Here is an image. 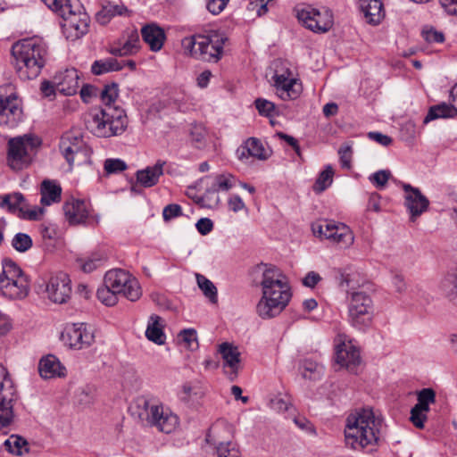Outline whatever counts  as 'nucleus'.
Masks as SVG:
<instances>
[{"label": "nucleus", "instance_id": "35", "mask_svg": "<svg viewBox=\"0 0 457 457\" xmlns=\"http://www.w3.org/2000/svg\"><path fill=\"white\" fill-rule=\"evenodd\" d=\"M129 10L123 4H107L96 12V20L101 25L107 24L116 15H124Z\"/></svg>", "mask_w": 457, "mask_h": 457}, {"label": "nucleus", "instance_id": "50", "mask_svg": "<svg viewBox=\"0 0 457 457\" xmlns=\"http://www.w3.org/2000/svg\"><path fill=\"white\" fill-rule=\"evenodd\" d=\"M179 338L186 345L189 350L198 348L196 331L194 328H187L180 331Z\"/></svg>", "mask_w": 457, "mask_h": 457}, {"label": "nucleus", "instance_id": "22", "mask_svg": "<svg viewBox=\"0 0 457 457\" xmlns=\"http://www.w3.org/2000/svg\"><path fill=\"white\" fill-rule=\"evenodd\" d=\"M79 71L74 69H65L54 76L56 89L64 96H74L79 87Z\"/></svg>", "mask_w": 457, "mask_h": 457}, {"label": "nucleus", "instance_id": "48", "mask_svg": "<svg viewBox=\"0 0 457 457\" xmlns=\"http://www.w3.org/2000/svg\"><path fill=\"white\" fill-rule=\"evenodd\" d=\"M392 174L389 170H380L370 175V182L378 189L386 187Z\"/></svg>", "mask_w": 457, "mask_h": 457}, {"label": "nucleus", "instance_id": "44", "mask_svg": "<svg viewBox=\"0 0 457 457\" xmlns=\"http://www.w3.org/2000/svg\"><path fill=\"white\" fill-rule=\"evenodd\" d=\"M220 196L211 186L205 190L204 194L198 197L196 203L204 208H215L220 204Z\"/></svg>", "mask_w": 457, "mask_h": 457}, {"label": "nucleus", "instance_id": "12", "mask_svg": "<svg viewBox=\"0 0 457 457\" xmlns=\"http://www.w3.org/2000/svg\"><path fill=\"white\" fill-rule=\"evenodd\" d=\"M17 390L7 370L0 364V425L10 426L14 420L13 404Z\"/></svg>", "mask_w": 457, "mask_h": 457}, {"label": "nucleus", "instance_id": "56", "mask_svg": "<svg viewBox=\"0 0 457 457\" xmlns=\"http://www.w3.org/2000/svg\"><path fill=\"white\" fill-rule=\"evenodd\" d=\"M340 162L343 168L350 169L352 161V149L349 145L342 146L338 150Z\"/></svg>", "mask_w": 457, "mask_h": 457}, {"label": "nucleus", "instance_id": "34", "mask_svg": "<svg viewBox=\"0 0 457 457\" xmlns=\"http://www.w3.org/2000/svg\"><path fill=\"white\" fill-rule=\"evenodd\" d=\"M106 260L107 254L104 251L98 250L86 258H79L77 262L84 272L89 273L101 267Z\"/></svg>", "mask_w": 457, "mask_h": 457}, {"label": "nucleus", "instance_id": "46", "mask_svg": "<svg viewBox=\"0 0 457 457\" xmlns=\"http://www.w3.org/2000/svg\"><path fill=\"white\" fill-rule=\"evenodd\" d=\"M441 287L454 301L457 296V274H447L441 282Z\"/></svg>", "mask_w": 457, "mask_h": 457}, {"label": "nucleus", "instance_id": "4", "mask_svg": "<svg viewBox=\"0 0 457 457\" xmlns=\"http://www.w3.org/2000/svg\"><path fill=\"white\" fill-rule=\"evenodd\" d=\"M15 68L22 79H33L39 76L46 63L48 49L38 37L25 38L12 47Z\"/></svg>", "mask_w": 457, "mask_h": 457}, {"label": "nucleus", "instance_id": "60", "mask_svg": "<svg viewBox=\"0 0 457 457\" xmlns=\"http://www.w3.org/2000/svg\"><path fill=\"white\" fill-rule=\"evenodd\" d=\"M44 213L43 208L35 207L32 210L25 211L23 209V212L21 213L20 217L22 219L29 220H37L41 218Z\"/></svg>", "mask_w": 457, "mask_h": 457}, {"label": "nucleus", "instance_id": "10", "mask_svg": "<svg viewBox=\"0 0 457 457\" xmlns=\"http://www.w3.org/2000/svg\"><path fill=\"white\" fill-rule=\"evenodd\" d=\"M346 300L350 324L360 330L369 328L374 316V303L370 295L362 290H349Z\"/></svg>", "mask_w": 457, "mask_h": 457}, {"label": "nucleus", "instance_id": "1", "mask_svg": "<svg viewBox=\"0 0 457 457\" xmlns=\"http://www.w3.org/2000/svg\"><path fill=\"white\" fill-rule=\"evenodd\" d=\"M253 273L261 277L255 280L262 293L256 312L263 320L272 319L282 312L292 297L287 278L278 267L268 263L256 265Z\"/></svg>", "mask_w": 457, "mask_h": 457}, {"label": "nucleus", "instance_id": "29", "mask_svg": "<svg viewBox=\"0 0 457 457\" xmlns=\"http://www.w3.org/2000/svg\"><path fill=\"white\" fill-rule=\"evenodd\" d=\"M163 328L164 325L162 319L156 314H152L149 317L147 327L145 329L146 338L158 345H164L166 336L165 333L163 332Z\"/></svg>", "mask_w": 457, "mask_h": 457}, {"label": "nucleus", "instance_id": "47", "mask_svg": "<svg viewBox=\"0 0 457 457\" xmlns=\"http://www.w3.org/2000/svg\"><path fill=\"white\" fill-rule=\"evenodd\" d=\"M96 295L98 300L106 306H113L118 302V294L104 284L97 289Z\"/></svg>", "mask_w": 457, "mask_h": 457}, {"label": "nucleus", "instance_id": "53", "mask_svg": "<svg viewBox=\"0 0 457 457\" xmlns=\"http://www.w3.org/2000/svg\"><path fill=\"white\" fill-rule=\"evenodd\" d=\"M182 215V208L179 204H170L166 205L162 211V217L165 221Z\"/></svg>", "mask_w": 457, "mask_h": 457}, {"label": "nucleus", "instance_id": "36", "mask_svg": "<svg viewBox=\"0 0 457 457\" xmlns=\"http://www.w3.org/2000/svg\"><path fill=\"white\" fill-rule=\"evenodd\" d=\"M203 180H212L211 187L215 192L228 191L235 186V178L229 173L218 174L213 177L206 176Z\"/></svg>", "mask_w": 457, "mask_h": 457}, {"label": "nucleus", "instance_id": "21", "mask_svg": "<svg viewBox=\"0 0 457 457\" xmlns=\"http://www.w3.org/2000/svg\"><path fill=\"white\" fill-rule=\"evenodd\" d=\"M326 239L337 244L340 248H348L354 242V236L351 228L340 222L330 220L326 226Z\"/></svg>", "mask_w": 457, "mask_h": 457}, {"label": "nucleus", "instance_id": "23", "mask_svg": "<svg viewBox=\"0 0 457 457\" xmlns=\"http://www.w3.org/2000/svg\"><path fill=\"white\" fill-rule=\"evenodd\" d=\"M65 217L71 225L86 223L90 217V206L84 200L71 199L63 204Z\"/></svg>", "mask_w": 457, "mask_h": 457}, {"label": "nucleus", "instance_id": "61", "mask_svg": "<svg viewBox=\"0 0 457 457\" xmlns=\"http://www.w3.org/2000/svg\"><path fill=\"white\" fill-rule=\"evenodd\" d=\"M328 221L329 220H323L312 223V230L313 235L320 238H326V234L328 233L326 231V226Z\"/></svg>", "mask_w": 457, "mask_h": 457}, {"label": "nucleus", "instance_id": "27", "mask_svg": "<svg viewBox=\"0 0 457 457\" xmlns=\"http://www.w3.org/2000/svg\"><path fill=\"white\" fill-rule=\"evenodd\" d=\"M166 162L158 160L154 166H147L136 173L137 181L144 187L155 186L160 177L163 174V167Z\"/></svg>", "mask_w": 457, "mask_h": 457}, {"label": "nucleus", "instance_id": "45", "mask_svg": "<svg viewBox=\"0 0 457 457\" xmlns=\"http://www.w3.org/2000/svg\"><path fill=\"white\" fill-rule=\"evenodd\" d=\"M218 457H241L239 448L234 442H220L216 446Z\"/></svg>", "mask_w": 457, "mask_h": 457}, {"label": "nucleus", "instance_id": "30", "mask_svg": "<svg viewBox=\"0 0 457 457\" xmlns=\"http://www.w3.org/2000/svg\"><path fill=\"white\" fill-rule=\"evenodd\" d=\"M41 200L43 205H51L61 200L62 187L55 181L46 179L41 184Z\"/></svg>", "mask_w": 457, "mask_h": 457}, {"label": "nucleus", "instance_id": "49", "mask_svg": "<svg viewBox=\"0 0 457 457\" xmlns=\"http://www.w3.org/2000/svg\"><path fill=\"white\" fill-rule=\"evenodd\" d=\"M12 245L16 251L24 253L31 248L32 239L28 234L20 232L13 237Z\"/></svg>", "mask_w": 457, "mask_h": 457}, {"label": "nucleus", "instance_id": "26", "mask_svg": "<svg viewBox=\"0 0 457 457\" xmlns=\"http://www.w3.org/2000/svg\"><path fill=\"white\" fill-rule=\"evenodd\" d=\"M358 3L366 22L378 25L382 21L385 10L381 0H359Z\"/></svg>", "mask_w": 457, "mask_h": 457}, {"label": "nucleus", "instance_id": "40", "mask_svg": "<svg viewBox=\"0 0 457 457\" xmlns=\"http://www.w3.org/2000/svg\"><path fill=\"white\" fill-rule=\"evenodd\" d=\"M417 400L413 407L428 412L429 405L436 402V393L432 388H423L417 393Z\"/></svg>", "mask_w": 457, "mask_h": 457}, {"label": "nucleus", "instance_id": "2", "mask_svg": "<svg viewBox=\"0 0 457 457\" xmlns=\"http://www.w3.org/2000/svg\"><path fill=\"white\" fill-rule=\"evenodd\" d=\"M118 85H106L101 91L104 108L93 109L86 118L87 129L98 137H110L122 134L128 127V117L123 109L112 106L118 97Z\"/></svg>", "mask_w": 457, "mask_h": 457}, {"label": "nucleus", "instance_id": "39", "mask_svg": "<svg viewBox=\"0 0 457 457\" xmlns=\"http://www.w3.org/2000/svg\"><path fill=\"white\" fill-rule=\"evenodd\" d=\"M4 446L10 453L15 455H22L24 453L29 452L26 439L17 435H12L6 439L4 441Z\"/></svg>", "mask_w": 457, "mask_h": 457}, {"label": "nucleus", "instance_id": "24", "mask_svg": "<svg viewBox=\"0 0 457 457\" xmlns=\"http://www.w3.org/2000/svg\"><path fill=\"white\" fill-rule=\"evenodd\" d=\"M38 373L43 379L64 378L67 375L65 366L54 354L43 356L38 362Z\"/></svg>", "mask_w": 457, "mask_h": 457}, {"label": "nucleus", "instance_id": "14", "mask_svg": "<svg viewBox=\"0 0 457 457\" xmlns=\"http://www.w3.org/2000/svg\"><path fill=\"white\" fill-rule=\"evenodd\" d=\"M62 337L65 344L75 350L87 348L95 341L94 331L86 323L68 325Z\"/></svg>", "mask_w": 457, "mask_h": 457}, {"label": "nucleus", "instance_id": "52", "mask_svg": "<svg viewBox=\"0 0 457 457\" xmlns=\"http://www.w3.org/2000/svg\"><path fill=\"white\" fill-rule=\"evenodd\" d=\"M254 104L261 115L272 116L275 112V104L266 99L257 98Z\"/></svg>", "mask_w": 457, "mask_h": 457}, {"label": "nucleus", "instance_id": "9", "mask_svg": "<svg viewBox=\"0 0 457 457\" xmlns=\"http://www.w3.org/2000/svg\"><path fill=\"white\" fill-rule=\"evenodd\" d=\"M29 291V279L12 261H5L0 272V292L9 299H22Z\"/></svg>", "mask_w": 457, "mask_h": 457}, {"label": "nucleus", "instance_id": "5", "mask_svg": "<svg viewBox=\"0 0 457 457\" xmlns=\"http://www.w3.org/2000/svg\"><path fill=\"white\" fill-rule=\"evenodd\" d=\"M131 410L142 421L165 434L175 431L179 424L177 414L154 398L139 396Z\"/></svg>", "mask_w": 457, "mask_h": 457}, {"label": "nucleus", "instance_id": "32", "mask_svg": "<svg viewBox=\"0 0 457 457\" xmlns=\"http://www.w3.org/2000/svg\"><path fill=\"white\" fill-rule=\"evenodd\" d=\"M140 47L139 36L137 30L130 31L121 46H112L110 53L112 55L124 56L136 54Z\"/></svg>", "mask_w": 457, "mask_h": 457}, {"label": "nucleus", "instance_id": "51", "mask_svg": "<svg viewBox=\"0 0 457 457\" xmlns=\"http://www.w3.org/2000/svg\"><path fill=\"white\" fill-rule=\"evenodd\" d=\"M104 167L108 174H112L125 170L127 164L120 159H106Z\"/></svg>", "mask_w": 457, "mask_h": 457}, {"label": "nucleus", "instance_id": "38", "mask_svg": "<svg viewBox=\"0 0 457 457\" xmlns=\"http://www.w3.org/2000/svg\"><path fill=\"white\" fill-rule=\"evenodd\" d=\"M245 143L247 146V152L252 157L265 161L270 156V151L267 150L259 139L250 137Z\"/></svg>", "mask_w": 457, "mask_h": 457}, {"label": "nucleus", "instance_id": "11", "mask_svg": "<svg viewBox=\"0 0 457 457\" xmlns=\"http://www.w3.org/2000/svg\"><path fill=\"white\" fill-rule=\"evenodd\" d=\"M104 282L118 295H121L131 302L138 300L142 295L137 279L124 270L114 269L107 271Z\"/></svg>", "mask_w": 457, "mask_h": 457}, {"label": "nucleus", "instance_id": "63", "mask_svg": "<svg viewBox=\"0 0 457 457\" xmlns=\"http://www.w3.org/2000/svg\"><path fill=\"white\" fill-rule=\"evenodd\" d=\"M369 138L376 141L377 143L380 144L381 145L387 146L391 145L392 138L386 135H384L380 132H370L368 134Z\"/></svg>", "mask_w": 457, "mask_h": 457}, {"label": "nucleus", "instance_id": "13", "mask_svg": "<svg viewBox=\"0 0 457 457\" xmlns=\"http://www.w3.org/2000/svg\"><path fill=\"white\" fill-rule=\"evenodd\" d=\"M297 19L310 30L315 33H325L333 26V14L328 9L321 10L312 6L297 9Z\"/></svg>", "mask_w": 457, "mask_h": 457}, {"label": "nucleus", "instance_id": "59", "mask_svg": "<svg viewBox=\"0 0 457 457\" xmlns=\"http://www.w3.org/2000/svg\"><path fill=\"white\" fill-rule=\"evenodd\" d=\"M198 232L201 235L209 234L213 228V222L209 218H201L195 224Z\"/></svg>", "mask_w": 457, "mask_h": 457}, {"label": "nucleus", "instance_id": "3", "mask_svg": "<svg viewBox=\"0 0 457 457\" xmlns=\"http://www.w3.org/2000/svg\"><path fill=\"white\" fill-rule=\"evenodd\" d=\"M381 428L382 419L371 409L355 410L345 420V444L355 451L372 449L378 445Z\"/></svg>", "mask_w": 457, "mask_h": 457}, {"label": "nucleus", "instance_id": "15", "mask_svg": "<svg viewBox=\"0 0 457 457\" xmlns=\"http://www.w3.org/2000/svg\"><path fill=\"white\" fill-rule=\"evenodd\" d=\"M402 187L404 192L403 204L410 213L411 221L413 222L428 211L429 201L418 187L407 183H402Z\"/></svg>", "mask_w": 457, "mask_h": 457}, {"label": "nucleus", "instance_id": "7", "mask_svg": "<svg viewBox=\"0 0 457 457\" xmlns=\"http://www.w3.org/2000/svg\"><path fill=\"white\" fill-rule=\"evenodd\" d=\"M42 2L63 19L62 29L68 39L76 40L87 33L90 19L86 12L80 11V6H78V11L74 10L70 0H42Z\"/></svg>", "mask_w": 457, "mask_h": 457}, {"label": "nucleus", "instance_id": "41", "mask_svg": "<svg viewBox=\"0 0 457 457\" xmlns=\"http://www.w3.org/2000/svg\"><path fill=\"white\" fill-rule=\"evenodd\" d=\"M196 281L199 288L211 303H216L218 301L217 288L214 284L204 275L197 274Z\"/></svg>", "mask_w": 457, "mask_h": 457}, {"label": "nucleus", "instance_id": "17", "mask_svg": "<svg viewBox=\"0 0 457 457\" xmlns=\"http://www.w3.org/2000/svg\"><path fill=\"white\" fill-rule=\"evenodd\" d=\"M22 119L21 100L15 94L0 95V120L10 127H15Z\"/></svg>", "mask_w": 457, "mask_h": 457}, {"label": "nucleus", "instance_id": "43", "mask_svg": "<svg viewBox=\"0 0 457 457\" xmlns=\"http://www.w3.org/2000/svg\"><path fill=\"white\" fill-rule=\"evenodd\" d=\"M334 170L330 165H328L323 171H321L316 179L313 186V190L316 193H321L326 190L333 182Z\"/></svg>", "mask_w": 457, "mask_h": 457}, {"label": "nucleus", "instance_id": "20", "mask_svg": "<svg viewBox=\"0 0 457 457\" xmlns=\"http://www.w3.org/2000/svg\"><path fill=\"white\" fill-rule=\"evenodd\" d=\"M219 352L223 359V370L230 381H234L241 368L240 353L237 346L229 343H222L219 346Z\"/></svg>", "mask_w": 457, "mask_h": 457}, {"label": "nucleus", "instance_id": "37", "mask_svg": "<svg viewBox=\"0 0 457 457\" xmlns=\"http://www.w3.org/2000/svg\"><path fill=\"white\" fill-rule=\"evenodd\" d=\"M122 65L115 58L96 60L91 66V71L95 75H102L106 72L120 71Z\"/></svg>", "mask_w": 457, "mask_h": 457}, {"label": "nucleus", "instance_id": "55", "mask_svg": "<svg viewBox=\"0 0 457 457\" xmlns=\"http://www.w3.org/2000/svg\"><path fill=\"white\" fill-rule=\"evenodd\" d=\"M229 0H207L206 8L212 14L220 13Z\"/></svg>", "mask_w": 457, "mask_h": 457}, {"label": "nucleus", "instance_id": "19", "mask_svg": "<svg viewBox=\"0 0 457 457\" xmlns=\"http://www.w3.org/2000/svg\"><path fill=\"white\" fill-rule=\"evenodd\" d=\"M336 362L350 372H356L361 363L359 349L352 341H343L336 346Z\"/></svg>", "mask_w": 457, "mask_h": 457}, {"label": "nucleus", "instance_id": "28", "mask_svg": "<svg viewBox=\"0 0 457 457\" xmlns=\"http://www.w3.org/2000/svg\"><path fill=\"white\" fill-rule=\"evenodd\" d=\"M141 34L143 40L149 46L152 51H159L165 39V34L162 29L155 24H148L142 28Z\"/></svg>", "mask_w": 457, "mask_h": 457}, {"label": "nucleus", "instance_id": "42", "mask_svg": "<svg viewBox=\"0 0 457 457\" xmlns=\"http://www.w3.org/2000/svg\"><path fill=\"white\" fill-rule=\"evenodd\" d=\"M302 369L303 377L311 380L318 379L323 373V366L312 360H304Z\"/></svg>", "mask_w": 457, "mask_h": 457}, {"label": "nucleus", "instance_id": "64", "mask_svg": "<svg viewBox=\"0 0 457 457\" xmlns=\"http://www.w3.org/2000/svg\"><path fill=\"white\" fill-rule=\"evenodd\" d=\"M321 277L315 271H310L303 279V284L307 287H314L320 281Z\"/></svg>", "mask_w": 457, "mask_h": 457}, {"label": "nucleus", "instance_id": "54", "mask_svg": "<svg viewBox=\"0 0 457 457\" xmlns=\"http://www.w3.org/2000/svg\"><path fill=\"white\" fill-rule=\"evenodd\" d=\"M411 421L418 428H424V422L427 420V412L412 407L411 410Z\"/></svg>", "mask_w": 457, "mask_h": 457}, {"label": "nucleus", "instance_id": "25", "mask_svg": "<svg viewBox=\"0 0 457 457\" xmlns=\"http://www.w3.org/2000/svg\"><path fill=\"white\" fill-rule=\"evenodd\" d=\"M60 151L71 166L75 156L84 151V141L82 137L74 136L72 133L64 134L60 141Z\"/></svg>", "mask_w": 457, "mask_h": 457}, {"label": "nucleus", "instance_id": "62", "mask_svg": "<svg viewBox=\"0 0 457 457\" xmlns=\"http://www.w3.org/2000/svg\"><path fill=\"white\" fill-rule=\"evenodd\" d=\"M228 207L234 212H237L245 208V204L239 195H232L228 201Z\"/></svg>", "mask_w": 457, "mask_h": 457}, {"label": "nucleus", "instance_id": "8", "mask_svg": "<svg viewBox=\"0 0 457 457\" xmlns=\"http://www.w3.org/2000/svg\"><path fill=\"white\" fill-rule=\"evenodd\" d=\"M41 145L38 137L26 134L11 138L8 141L7 162L13 170H21L28 168Z\"/></svg>", "mask_w": 457, "mask_h": 457}, {"label": "nucleus", "instance_id": "33", "mask_svg": "<svg viewBox=\"0 0 457 457\" xmlns=\"http://www.w3.org/2000/svg\"><path fill=\"white\" fill-rule=\"evenodd\" d=\"M455 116H457V107L453 104L442 103L429 108L428 112L423 120V123L427 124L429 121L436 119L453 118Z\"/></svg>", "mask_w": 457, "mask_h": 457}, {"label": "nucleus", "instance_id": "57", "mask_svg": "<svg viewBox=\"0 0 457 457\" xmlns=\"http://www.w3.org/2000/svg\"><path fill=\"white\" fill-rule=\"evenodd\" d=\"M422 36L428 43H442L445 40L444 34L433 29H423Z\"/></svg>", "mask_w": 457, "mask_h": 457}, {"label": "nucleus", "instance_id": "18", "mask_svg": "<svg viewBox=\"0 0 457 457\" xmlns=\"http://www.w3.org/2000/svg\"><path fill=\"white\" fill-rule=\"evenodd\" d=\"M48 298L55 303H64L71 294V279L65 273L51 277L47 285Z\"/></svg>", "mask_w": 457, "mask_h": 457}, {"label": "nucleus", "instance_id": "31", "mask_svg": "<svg viewBox=\"0 0 457 457\" xmlns=\"http://www.w3.org/2000/svg\"><path fill=\"white\" fill-rule=\"evenodd\" d=\"M25 206V198L20 192L0 195V207L12 213H18L20 216Z\"/></svg>", "mask_w": 457, "mask_h": 457}, {"label": "nucleus", "instance_id": "16", "mask_svg": "<svg viewBox=\"0 0 457 457\" xmlns=\"http://www.w3.org/2000/svg\"><path fill=\"white\" fill-rule=\"evenodd\" d=\"M291 75V71L287 69L280 74L276 72L273 76L276 94L284 101L296 99L303 90L301 82Z\"/></svg>", "mask_w": 457, "mask_h": 457}, {"label": "nucleus", "instance_id": "58", "mask_svg": "<svg viewBox=\"0 0 457 457\" xmlns=\"http://www.w3.org/2000/svg\"><path fill=\"white\" fill-rule=\"evenodd\" d=\"M270 407L279 412L287 411L291 408V403L282 397H275L270 401Z\"/></svg>", "mask_w": 457, "mask_h": 457}, {"label": "nucleus", "instance_id": "6", "mask_svg": "<svg viewBox=\"0 0 457 457\" xmlns=\"http://www.w3.org/2000/svg\"><path fill=\"white\" fill-rule=\"evenodd\" d=\"M228 37L225 34L211 30L207 34H195L182 39L185 53L206 62H217L223 55Z\"/></svg>", "mask_w": 457, "mask_h": 457}]
</instances>
